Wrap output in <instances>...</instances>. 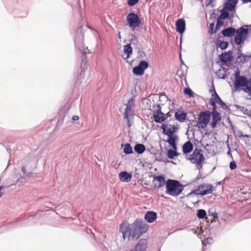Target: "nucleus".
Here are the masks:
<instances>
[{"label":"nucleus","instance_id":"f257e3e1","mask_svg":"<svg viewBox=\"0 0 251 251\" xmlns=\"http://www.w3.org/2000/svg\"><path fill=\"white\" fill-rule=\"evenodd\" d=\"M149 226L141 219H136L132 224L123 221L120 225L119 231L122 233V237L128 241L138 239L144 233L147 232Z\"/></svg>","mask_w":251,"mask_h":251},{"label":"nucleus","instance_id":"f03ea898","mask_svg":"<svg viewBox=\"0 0 251 251\" xmlns=\"http://www.w3.org/2000/svg\"><path fill=\"white\" fill-rule=\"evenodd\" d=\"M250 26L246 25L241 26L235 29L233 27H229L225 28L221 31L222 35L226 37H232L234 35V42L235 44L240 43L242 40V36L245 34H249L250 29L246 28L244 27H249Z\"/></svg>","mask_w":251,"mask_h":251},{"label":"nucleus","instance_id":"7ed1b4c3","mask_svg":"<svg viewBox=\"0 0 251 251\" xmlns=\"http://www.w3.org/2000/svg\"><path fill=\"white\" fill-rule=\"evenodd\" d=\"M85 27L84 26L81 25L77 29L74 39L76 47L82 54V63L86 62L85 55L89 52L87 47L85 46L83 43Z\"/></svg>","mask_w":251,"mask_h":251},{"label":"nucleus","instance_id":"20e7f679","mask_svg":"<svg viewBox=\"0 0 251 251\" xmlns=\"http://www.w3.org/2000/svg\"><path fill=\"white\" fill-rule=\"evenodd\" d=\"M185 185L177 180L172 179L167 180L166 194L173 197L179 196L184 189Z\"/></svg>","mask_w":251,"mask_h":251},{"label":"nucleus","instance_id":"39448f33","mask_svg":"<svg viewBox=\"0 0 251 251\" xmlns=\"http://www.w3.org/2000/svg\"><path fill=\"white\" fill-rule=\"evenodd\" d=\"M127 25L134 31L135 28L139 27L142 23L141 18L139 15L134 11L129 12L126 17Z\"/></svg>","mask_w":251,"mask_h":251},{"label":"nucleus","instance_id":"423d86ee","mask_svg":"<svg viewBox=\"0 0 251 251\" xmlns=\"http://www.w3.org/2000/svg\"><path fill=\"white\" fill-rule=\"evenodd\" d=\"M234 91L243 90L248 93L246 88L251 86V78H248L246 76L243 75L237 78L234 81Z\"/></svg>","mask_w":251,"mask_h":251},{"label":"nucleus","instance_id":"0eeeda50","mask_svg":"<svg viewBox=\"0 0 251 251\" xmlns=\"http://www.w3.org/2000/svg\"><path fill=\"white\" fill-rule=\"evenodd\" d=\"M211 119V113L209 110L201 111L199 114V117L197 121V126L199 128H205Z\"/></svg>","mask_w":251,"mask_h":251},{"label":"nucleus","instance_id":"6e6552de","mask_svg":"<svg viewBox=\"0 0 251 251\" xmlns=\"http://www.w3.org/2000/svg\"><path fill=\"white\" fill-rule=\"evenodd\" d=\"M233 59V52L231 50L222 53L219 55L220 61L226 67H229L231 65V61Z\"/></svg>","mask_w":251,"mask_h":251},{"label":"nucleus","instance_id":"1a4fd4ad","mask_svg":"<svg viewBox=\"0 0 251 251\" xmlns=\"http://www.w3.org/2000/svg\"><path fill=\"white\" fill-rule=\"evenodd\" d=\"M161 128L163 130V133L169 136V135H175L174 134L177 132L178 127L175 125H168L163 123Z\"/></svg>","mask_w":251,"mask_h":251},{"label":"nucleus","instance_id":"9d476101","mask_svg":"<svg viewBox=\"0 0 251 251\" xmlns=\"http://www.w3.org/2000/svg\"><path fill=\"white\" fill-rule=\"evenodd\" d=\"M125 105L126 106V108L124 113V118L126 121L127 124H128V126L130 127V118H133V116L135 114V111L134 109H132V106L131 105V104H129V103H126L125 104Z\"/></svg>","mask_w":251,"mask_h":251},{"label":"nucleus","instance_id":"9b49d317","mask_svg":"<svg viewBox=\"0 0 251 251\" xmlns=\"http://www.w3.org/2000/svg\"><path fill=\"white\" fill-rule=\"evenodd\" d=\"M202 151L201 149H195L193 153L189 156L188 160H190L191 163H196L201 157L204 159L205 158Z\"/></svg>","mask_w":251,"mask_h":251},{"label":"nucleus","instance_id":"f8f14e48","mask_svg":"<svg viewBox=\"0 0 251 251\" xmlns=\"http://www.w3.org/2000/svg\"><path fill=\"white\" fill-rule=\"evenodd\" d=\"M153 182L154 187L157 189L163 187L165 185L166 186L167 181L165 180V176L163 175L153 176Z\"/></svg>","mask_w":251,"mask_h":251},{"label":"nucleus","instance_id":"ddd939ff","mask_svg":"<svg viewBox=\"0 0 251 251\" xmlns=\"http://www.w3.org/2000/svg\"><path fill=\"white\" fill-rule=\"evenodd\" d=\"M176 31L182 35L186 29V23L184 19H178L176 22Z\"/></svg>","mask_w":251,"mask_h":251},{"label":"nucleus","instance_id":"4468645a","mask_svg":"<svg viewBox=\"0 0 251 251\" xmlns=\"http://www.w3.org/2000/svg\"><path fill=\"white\" fill-rule=\"evenodd\" d=\"M175 117L176 120L182 123L187 120V113L184 111L182 107H180L175 112Z\"/></svg>","mask_w":251,"mask_h":251},{"label":"nucleus","instance_id":"2eb2a0df","mask_svg":"<svg viewBox=\"0 0 251 251\" xmlns=\"http://www.w3.org/2000/svg\"><path fill=\"white\" fill-rule=\"evenodd\" d=\"M148 248V241L146 239H140L134 248L136 251H146Z\"/></svg>","mask_w":251,"mask_h":251},{"label":"nucleus","instance_id":"dca6fc26","mask_svg":"<svg viewBox=\"0 0 251 251\" xmlns=\"http://www.w3.org/2000/svg\"><path fill=\"white\" fill-rule=\"evenodd\" d=\"M157 217V213L153 211H148L144 215L145 221L149 223H153L156 220Z\"/></svg>","mask_w":251,"mask_h":251},{"label":"nucleus","instance_id":"f3484780","mask_svg":"<svg viewBox=\"0 0 251 251\" xmlns=\"http://www.w3.org/2000/svg\"><path fill=\"white\" fill-rule=\"evenodd\" d=\"M238 0H227L224 5V8L227 11L235 12Z\"/></svg>","mask_w":251,"mask_h":251},{"label":"nucleus","instance_id":"a211bd4d","mask_svg":"<svg viewBox=\"0 0 251 251\" xmlns=\"http://www.w3.org/2000/svg\"><path fill=\"white\" fill-rule=\"evenodd\" d=\"M119 177L122 182H129L131 180L132 175L127 171H122L119 173Z\"/></svg>","mask_w":251,"mask_h":251},{"label":"nucleus","instance_id":"6ab92c4d","mask_svg":"<svg viewBox=\"0 0 251 251\" xmlns=\"http://www.w3.org/2000/svg\"><path fill=\"white\" fill-rule=\"evenodd\" d=\"M212 121L210 126L212 128H215L218 122L222 120V116L220 113L211 114Z\"/></svg>","mask_w":251,"mask_h":251},{"label":"nucleus","instance_id":"aec40b11","mask_svg":"<svg viewBox=\"0 0 251 251\" xmlns=\"http://www.w3.org/2000/svg\"><path fill=\"white\" fill-rule=\"evenodd\" d=\"M249 34H245L244 35L242 36V41L241 42L239 43L236 44L237 45H238V47L237 48V59L240 58V57H242V45L244 44V42L247 40V39L249 37Z\"/></svg>","mask_w":251,"mask_h":251},{"label":"nucleus","instance_id":"412c9836","mask_svg":"<svg viewBox=\"0 0 251 251\" xmlns=\"http://www.w3.org/2000/svg\"><path fill=\"white\" fill-rule=\"evenodd\" d=\"M251 58V54H245L242 53V57L237 59V57H236L235 63H237L238 65H241L249 61Z\"/></svg>","mask_w":251,"mask_h":251},{"label":"nucleus","instance_id":"4be33fe9","mask_svg":"<svg viewBox=\"0 0 251 251\" xmlns=\"http://www.w3.org/2000/svg\"><path fill=\"white\" fill-rule=\"evenodd\" d=\"M87 80V76L85 77V71L82 70L80 68V72L77 75L76 78V83L79 84L86 83Z\"/></svg>","mask_w":251,"mask_h":251},{"label":"nucleus","instance_id":"5701e85b","mask_svg":"<svg viewBox=\"0 0 251 251\" xmlns=\"http://www.w3.org/2000/svg\"><path fill=\"white\" fill-rule=\"evenodd\" d=\"M182 148L183 153L186 155L193 151V145L190 141H188L183 144Z\"/></svg>","mask_w":251,"mask_h":251},{"label":"nucleus","instance_id":"b1692460","mask_svg":"<svg viewBox=\"0 0 251 251\" xmlns=\"http://www.w3.org/2000/svg\"><path fill=\"white\" fill-rule=\"evenodd\" d=\"M204 186V188L201 190L200 192V195L201 196H205L206 195L211 194L213 191V187L210 184H203Z\"/></svg>","mask_w":251,"mask_h":251},{"label":"nucleus","instance_id":"393cba45","mask_svg":"<svg viewBox=\"0 0 251 251\" xmlns=\"http://www.w3.org/2000/svg\"><path fill=\"white\" fill-rule=\"evenodd\" d=\"M229 11H227L226 9L224 7L222 10H221V15L218 18H220L221 20L222 21L223 20L226 19L230 20L231 19H232L233 17L232 16H230Z\"/></svg>","mask_w":251,"mask_h":251},{"label":"nucleus","instance_id":"a878e982","mask_svg":"<svg viewBox=\"0 0 251 251\" xmlns=\"http://www.w3.org/2000/svg\"><path fill=\"white\" fill-rule=\"evenodd\" d=\"M188 67L185 64H184V68L182 67H180V69H178L176 72V75L179 76V78H182L183 77H186V75L187 74ZM185 80L186 79L185 78Z\"/></svg>","mask_w":251,"mask_h":251},{"label":"nucleus","instance_id":"bb28decb","mask_svg":"<svg viewBox=\"0 0 251 251\" xmlns=\"http://www.w3.org/2000/svg\"><path fill=\"white\" fill-rule=\"evenodd\" d=\"M146 147L144 144L138 143L134 147V150L138 154H142L146 151Z\"/></svg>","mask_w":251,"mask_h":251},{"label":"nucleus","instance_id":"cd10ccee","mask_svg":"<svg viewBox=\"0 0 251 251\" xmlns=\"http://www.w3.org/2000/svg\"><path fill=\"white\" fill-rule=\"evenodd\" d=\"M124 52L126 54V57L125 59L128 58L132 54V48L131 44H127L124 46Z\"/></svg>","mask_w":251,"mask_h":251},{"label":"nucleus","instance_id":"c85d7f7f","mask_svg":"<svg viewBox=\"0 0 251 251\" xmlns=\"http://www.w3.org/2000/svg\"><path fill=\"white\" fill-rule=\"evenodd\" d=\"M157 107V110L154 112L153 113V117L155 122H157V119L159 118V117L162 114V112L161 111V107L159 104L154 105L153 106V107Z\"/></svg>","mask_w":251,"mask_h":251},{"label":"nucleus","instance_id":"c756f323","mask_svg":"<svg viewBox=\"0 0 251 251\" xmlns=\"http://www.w3.org/2000/svg\"><path fill=\"white\" fill-rule=\"evenodd\" d=\"M204 188V186L203 185H200L196 189L192 190L190 193L188 194L187 197H190L191 196L194 195L197 196L200 195V194H199L200 192L201 191V190H202Z\"/></svg>","mask_w":251,"mask_h":251},{"label":"nucleus","instance_id":"7c9ffc66","mask_svg":"<svg viewBox=\"0 0 251 251\" xmlns=\"http://www.w3.org/2000/svg\"><path fill=\"white\" fill-rule=\"evenodd\" d=\"M179 153L176 151H173L172 149L167 150V156L170 159H174L176 157L179 155Z\"/></svg>","mask_w":251,"mask_h":251},{"label":"nucleus","instance_id":"2f4dec72","mask_svg":"<svg viewBox=\"0 0 251 251\" xmlns=\"http://www.w3.org/2000/svg\"><path fill=\"white\" fill-rule=\"evenodd\" d=\"M216 43L217 46L222 50L226 49L228 46V43L227 41H221L219 39L217 40Z\"/></svg>","mask_w":251,"mask_h":251},{"label":"nucleus","instance_id":"473e14b6","mask_svg":"<svg viewBox=\"0 0 251 251\" xmlns=\"http://www.w3.org/2000/svg\"><path fill=\"white\" fill-rule=\"evenodd\" d=\"M177 140L178 137L176 135H169V136H168V139L166 141L168 143L170 146H172L176 144Z\"/></svg>","mask_w":251,"mask_h":251},{"label":"nucleus","instance_id":"72a5a7b5","mask_svg":"<svg viewBox=\"0 0 251 251\" xmlns=\"http://www.w3.org/2000/svg\"><path fill=\"white\" fill-rule=\"evenodd\" d=\"M132 72L137 76H141L144 73V71L138 65L133 68Z\"/></svg>","mask_w":251,"mask_h":251},{"label":"nucleus","instance_id":"f704fd0d","mask_svg":"<svg viewBox=\"0 0 251 251\" xmlns=\"http://www.w3.org/2000/svg\"><path fill=\"white\" fill-rule=\"evenodd\" d=\"M123 151L126 154H130L133 153L132 148L129 143H126L124 145Z\"/></svg>","mask_w":251,"mask_h":251},{"label":"nucleus","instance_id":"c9c22d12","mask_svg":"<svg viewBox=\"0 0 251 251\" xmlns=\"http://www.w3.org/2000/svg\"><path fill=\"white\" fill-rule=\"evenodd\" d=\"M184 94L188 96L189 98H194L196 94L189 88H185L183 90Z\"/></svg>","mask_w":251,"mask_h":251},{"label":"nucleus","instance_id":"e433bc0d","mask_svg":"<svg viewBox=\"0 0 251 251\" xmlns=\"http://www.w3.org/2000/svg\"><path fill=\"white\" fill-rule=\"evenodd\" d=\"M209 104L212 106V111L210 112L211 114L213 113H219L217 110L216 103H215V100H213V98H211L209 100Z\"/></svg>","mask_w":251,"mask_h":251},{"label":"nucleus","instance_id":"4c0bfd02","mask_svg":"<svg viewBox=\"0 0 251 251\" xmlns=\"http://www.w3.org/2000/svg\"><path fill=\"white\" fill-rule=\"evenodd\" d=\"M206 215V212L203 209H200L197 211V216L200 219H203Z\"/></svg>","mask_w":251,"mask_h":251},{"label":"nucleus","instance_id":"58836bf2","mask_svg":"<svg viewBox=\"0 0 251 251\" xmlns=\"http://www.w3.org/2000/svg\"><path fill=\"white\" fill-rule=\"evenodd\" d=\"M224 25V22L221 20L220 18H218L217 23L215 28V32H217L220 27Z\"/></svg>","mask_w":251,"mask_h":251},{"label":"nucleus","instance_id":"ea45409f","mask_svg":"<svg viewBox=\"0 0 251 251\" xmlns=\"http://www.w3.org/2000/svg\"><path fill=\"white\" fill-rule=\"evenodd\" d=\"M144 71L149 67V63L145 60H141L138 65Z\"/></svg>","mask_w":251,"mask_h":251},{"label":"nucleus","instance_id":"a19ab883","mask_svg":"<svg viewBox=\"0 0 251 251\" xmlns=\"http://www.w3.org/2000/svg\"><path fill=\"white\" fill-rule=\"evenodd\" d=\"M205 158L203 159V158H201L199 159V160L196 162V163H193V164H195L196 165V168L198 170H201L203 162H204Z\"/></svg>","mask_w":251,"mask_h":251},{"label":"nucleus","instance_id":"79ce46f5","mask_svg":"<svg viewBox=\"0 0 251 251\" xmlns=\"http://www.w3.org/2000/svg\"><path fill=\"white\" fill-rule=\"evenodd\" d=\"M237 107L244 114L248 116V117H250V114L251 110H249L247 108L244 106H237Z\"/></svg>","mask_w":251,"mask_h":251},{"label":"nucleus","instance_id":"37998d69","mask_svg":"<svg viewBox=\"0 0 251 251\" xmlns=\"http://www.w3.org/2000/svg\"><path fill=\"white\" fill-rule=\"evenodd\" d=\"M131 45H133L135 47H137L138 44L139 43L138 38L134 35H131V38L130 39Z\"/></svg>","mask_w":251,"mask_h":251},{"label":"nucleus","instance_id":"c03bdc74","mask_svg":"<svg viewBox=\"0 0 251 251\" xmlns=\"http://www.w3.org/2000/svg\"><path fill=\"white\" fill-rule=\"evenodd\" d=\"M168 117V115L167 114H164V113H162L161 115L157 119V122H155L157 123H161L167 119Z\"/></svg>","mask_w":251,"mask_h":251},{"label":"nucleus","instance_id":"a18cd8bd","mask_svg":"<svg viewBox=\"0 0 251 251\" xmlns=\"http://www.w3.org/2000/svg\"><path fill=\"white\" fill-rule=\"evenodd\" d=\"M208 214L210 216L213 217L215 219H218V214L213 208H210L208 210Z\"/></svg>","mask_w":251,"mask_h":251},{"label":"nucleus","instance_id":"49530a36","mask_svg":"<svg viewBox=\"0 0 251 251\" xmlns=\"http://www.w3.org/2000/svg\"><path fill=\"white\" fill-rule=\"evenodd\" d=\"M25 181V177L21 176L17 179L16 184L18 186H21L23 185Z\"/></svg>","mask_w":251,"mask_h":251},{"label":"nucleus","instance_id":"de8ad7c7","mask_svg":"<svg viewBox=\"0 0 251 251\" xmlns=\"http://www.w3.org/2000/svg\"><path fill=\"white\" fill-rule=\"evenodd\" d=\"M217 75L218 78L222 79H225L226 76V74L225 73H222L220 69L217 73Z\"/></svg>","mask_w":251,"mask_h":251},{"label":"nucleus","instance_id":"09e8293b","mask_svg":"<svg viewBox=\"0 0 251 251\" xmlns=\"http://www.w3.org/2000/svg\"><path fill=\"white\" fill-rule=\"evenodd\" d=\"M219 105L221 106V108L223 109L230 112V109L228 106L226 105V104L224 101H223L222 102H221Z\"/></svg>","mask_w":251,"mask_h":251},{"label":"nucleus","instance_id":"8fccbe9b","mask_svg":"<svg viewBox=\"0 0 251 251\" xmlns=\"http://www.w3.org/2000/svg\"><path fill=\"white\" fill-rule=\"evenodd\" d=\"M214 26H215V23L214 22L212 23H211L209 25L208 32L210 35H212L216 32H215V29L214 30Z\"/></svg>","mask_w":251,"mask_h":251},{"label":"nucleus","instance_id":"3c124183","mask_svg":"<svg viewBox=\"0 0 251 251\" xmlns=\"http://www.w3.org/2000/svg\"><path fill=\"white\" fill-rule=\"evenodd\" d=\"M139 0H127V3L129 6H133L138 3Z\"/></svg>","mask_w":251,"mask_h":251},{"label":"nucleus","instance_id":"603ef678","mask_svg":"<svg viewBox=\"0 0 251 251\" xmlns=\"http://www.w3.org/2000/svg\"><path fill=\"white\" fill-rule=\"evenodd\" d=\"M237 167V163L235 161H232L229 163V168L231 170H234Z\"/></svg>","mask_w":251,"mask_h":251},{"label":"nucleus","instance_id":"864d4df0","mask_svg":"<svg viewBox=\"0 0 251 251\" xmlns=\"http://www.w3.org/2000/svg\"><path fill=\"white\" fill-rule=\"evenodd\" d=\"M240 72L239 70L238 69H237L236 71H235V74H234V77H235V80L237 79V78H239L240 76H242L243 75H240Z\"/></svg>","mask_w":251,"mask_h":251},{"label":"nucleus","instance_id":"5fc2aeb1","mask_svg":"<svg viewBox=\"0 0 251 251\" xmlns=\"http://www.w3.org/2000/svg\"><path fill=\"white\" fill-rule=\"evenodd\" d=\"M155 160L156 161H161L163 160V158L162 156L161 153H159L158 155H157L155 157Z\"/></svg>","mask_w":251,"mask_h":251},{"label":"nucleus","instance_id":"6e6d98bb","mask_svg":"<svg viewBox=\"0 0 251 251\" xmlns=\"http://www.w3.org/2000/svg\"><path fill=\"white\" fill-rule=\"evenodd\" d=\"M193 117L194 118V120L188 119V121L189 122V123L188 124V128H190V126H192L193 123H196V121H195L196 117H195V115H193Z\"/></svg>","mask_w":251,"mask_h":251},{"label":"nucleus","instance_id":"4d7b16f0","mask_svg":"<svg viewBox=\"0 0 251 251\" xmlns=\"http://www.w3.org/2000/svg\"><path fill=\"white\" fill-rule=\"evenodd\" d=\"M126 103H129V104H131L132 106H134L135 103V99L132 97L129 99L127 102Z\"/></svg>","mask_w":251,"mask_h":251},{"label":"nucleus","instance_id":"13d9d810","mask_svg":"<svg viewBox=\"0 0 251 251\" xmlns=\"http://www.w3.org/2000/svg\"><path fill=\"white\" fill-rule=\"evenodd\" d=\"M238 133H239L238 137L239 138H243V137L249 138V135L243 134H242V132L241 130H239L238 131Z\"/></svg>","mask_w":251,"mask_h":251},{"label":"nucleus","instance_id":"bf43d9fd","mask_svg":"<svg viewBox=\"0 0 251 251\" xmlns=\"http://www.w3.org/2000/svg\"><path fill=\"white\" fill-rule=\"evenodd\" d=\"M213 100H215V103H218L219 104L221 103V102H222L223 100H221V98L218 96V97H216V99H213Z\"/></svg>","mask_w":251,"mask_h":251},{"label":"nucleus","instance_id":"052dcab7","mask_svg":"<svg viewBox=\"0 0 251 251\" xmlns=\"http://www.w3.org/2000/svg\"><path fill=\"white\" fill-rule=\"evenodd\" d=\"M218 96L219 95H218L215 90V87H213V93H212V97H213V99H216V97H218Z\"/></svg>","mask_w":251,"mask_h":251},{"label":"nucleus","instance_id":"680f3d73","mask_svg":"<svg viewBox=\"0 0 251 251\" xmlns=\"http://www.w3.org/2000/svg\"><path fill=\"white\" fill-rule=\"evenodd\" d=\"M172 148L173 151H177V144L173 145L172 146H170Z\"/></svg>","mask_w":251,"mask_h":251},{"label":"nucleus","instance_id":"e2e57ef3","mask_svg":"<svg viewBox=\"0 0 251 251\" xmlns=\"http://www.w3.org/2000/svg\"><path fill=\"white\" fill-rule=\"evenodd\" d=\"M79 116H76V115H74L72 117V120L73 121H77L79 120Z\"/></svg>","mask_w":251,"mask_h":251},{"label":"nucleus","instance_id":"0e129e2a","mask_svg":"<svg viewBox=\"0 0 251 251\" xmlns=\"http://www.w3.org/2000/svg\"><path fill=\"white\" fill-rule=\"evenodd\" d=\"M158 95L159 96V98H160L161 96H164L166 98V99H168V97L165 94V92H161L158 94Z\"/></svg>","mask_w":251,"mask_h":251},{"label":"nucleus","instance_id":"69168bd1","mask_svg":"<svg viewBox=\"0 0 251 251\" xmlns=\"http://www.w3.org/2000/svg\"><path fill=\"white\" fill-rule=\"evenodd\" d=\"M179 58L180 60V67H182V68H184V64H185L182 60L181 54H180Z\"/></svg>","mask_w":251,"mask_h":251},{"label":"nucleus","instance_id":"338daca9","mask_svg":"<svg viewBox=\"0 0 251 251\" xmlns=\"http://www.w3.org/2000/svg\"><path fill=\"white\" fill-rule=\"evenodd\" d=\"M32 174H33V173L31 172H30L26 173L25 175V177H30L32 176Z\"/></svg>","mask_w":251,"mask_h":251},{"label":"nucleus","instance_id":"774afa93","mask_svg":"<svg viewBox=\"0 0 251 251\" xmlns=\"http://www.w3.org/2000/svg\"><path fill=\"white\" fill-rule=\"evenodd\" d=\"M209 0V2L207 4V5H210L211 6V7H213L215 6V5L213 3L214 0Z\"/></svg>","mask_w":251,"mask_h":251}]
</instances>
